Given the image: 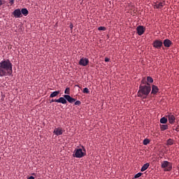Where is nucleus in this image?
I'll return each mask as SVG.
<instances>
[{"label": "nucleus", "instance_id": "nucleus-1", "mask_svg": "<svg viewBox=\"0 0 179 179\" xmlns=\"http://www.w3.org/2000/svg\"><path fill=\"white\" fill-rule=\"evenodd\" d=\"M12 74L13 64L8 59H4L0 62V77L11 76Z\"/></svg>", "mask_w": 179, "mask_h": 179}, {"label": "nucleus", "instance_id": "nucleus-2", "mask_svg": "<svg viewBox=\"0 0 179 179\" xmlns=\"http://www.w3.org/2000/svg\"><path fill=\"white\" fill-rule=\"evenodd\" d=\"M151 90L152 88L149 83H147V85H140L137 96L142 99H146L148 96L150 94Z\"/></svg>", "mask_w": 179, "mask_h": 179}, {"label": "nucleus", "instance_id": "nucleus-3", "mask_svg": "<svg viewBox=\"0 0 179 179\" xmlns=\"http://www.w3.org/2000/svg\"><path fill=\"white\" fill-rule=\"evenodd\" d=\"M86 155V153L83 151L81 148L76 149L74 150V155H73V157L76 158H83Z\"/></svg>", "mask_w": 179, "mask_h": 179}, {"label": "nucleus", "instance_id": "nucleus-4", "mask_svg": "<svg viewBox=\"0 0 179 179\" xmlns=\"http://www.w3.org/2000/svg\"><path fill=\"white\" fill-rule=\"evenodd\" d=\"M161 167L162 169H166H166V171H171L173 169V166H172V163H171L169 161H163L161 164Z\"/></svg>", "mask_w": 179, "mask_h": 179}, {"label": "nucleus", "instance_id": "nucleus-5", "mask_svg": "<svg viewBox=\"0 0 179 179\" xmlns=\"http://www.w3.org/2000/svg\"><path fill=\"white\" fill-rule=\"evenodd\" d=\"M152 47L157 50H160L163 47V42L161 40H155L152 44Z\"/></svg>", "mask_w": 179, "mask_h": 179}, {"label": "nucleus", "instance_id": "nucleus-6", "mask_svg": "<svg viewBox=\"0 0 179 179\" xmlns=\"http://www.w3.org/2000/svg\"><path fill=\"white\" fill-rule=\"evenodd\" d=\"M90 63L89 59L83 57L80 59V62H78V64L80 66L85 67L87 66Z\"/></svg>", "mask_w": 179, "mask_h": 179}, {"label": "nucleus", "instance_id": "nucleus-7", "mask_svg": "<svg viewBox=\"0 0 179 179\" xmlns=\"http://www.w3.org/2000/svg\"><path fill=\"white\" fill-rule=\"evenodd\" d=\"M136 31H137V34L139 36H141L145 32V28L142 25H139L136 27Z\"/></svg>", "mask_w": 179, "mask_h": 179}, {"label": "nucleus", "instance_id": "nucleus-8", "mask_svg": "<svg viewBox=\"0 0 179 179\" xmlns=\"http://www.w3.org/2000/svg\"><path fill=\"white\" fill-rule=\"evenodd\" d=\"M166 117L168 118L170 124H173L175 123L176 118L173 113H168Z\"/></svg>", "mask_w": 179, "mask_h": 179}, {"label": "nucleus", "instance_id": "nucleus-9", "mask_svg": "<svg viewBox=\"0 0 179 179\" xmlns=\"http://www.w3.org/2000/svg\"><path fill=\"white\" fill-rule=\"evenodd\" d=\"M63 97H64V99H66V100L68 101V102L70 103H73L76 101V99L75 98L71 97L69 94H64L63 95Z\"/></svg>", "mask_w": 179, "mask_h": 179}, {"label": "nucleus", "instance_id": "nucleus-10", "mask_svg": "<svg viewBox=\"0 0 179 179\" xmlns=\"http://www.w3.org/2000/svg\"><path fill=\"white\" fill-rule=\"evenodd\" d=\"M13 15H14V17H15L16 19L18 17H22V14L20 8L15 10L14 12L13 13Z\"/></svg>", "mask_w": 179, "mask_h": 179}, {"label": "nucleus", "instance_id": "nucleus-11", "mask_svg": "<svg viewBox=\"0 0 179 179\" xmlns=\"http://www.w3.org/2000/svg\"><path fill=\"white\" fill-rule=\"evenodd\" d=\"M63 133V129L61 127L55 128V131H53V134L57 136H62Z\"/></svg>", "mask_w": 179, "mask_h": 179}, {"label": "nucleus", "instance_id": "nucleus-12", "mask_svg": "<svg viewBox=\"0 0 179 179\" xmlns=\"http://www.w3.org/2000/svg\"><path fill=\"white\" fill-rule=\"evenodd\" d=\"M163 45L165 48H169L173 45V43L170 39L166 38L164 40Z\"/></svg>", "mask_w": 179, "mask_h": 179}, {"label": "nucleus", "instance_id": "nucleus-13", "mask_svg": "<svg viewBox=\"0 0 179 179\" xmlns=\"http://www.w3.org/2000/svg\"><path fill=\"white\" fill-rule=\"evenodd\" d=\"M165 5H166L165 1H162L158 3H155L154 5V8L156 9H162V8H164V6H165Z\"/></svg>", "mask_w": 179, "mask_h": 179}, {"label": "nucleus", "instance_id": "nucleus-14", "mask_svg": "<svg viewBox=\"0 0 179 179\" xmlns=\"http://www.w3.org/2000/svg\"><path fill=\"white\" fill-rule=\"evenodd\" d=\"M159 92V87L157 85H152L151 94L156 95Z\"/></svg>", "mask_w": 179, "mask_h": 179}, {"label": "nucleus", "instance_id": "nucleus-15", "mask_svg": "<svg viewBox=\"0 0 179 179\" xmlns=\"http://www.w3.org/2000/svg\"><path fill=\"white\" fill-rule=\"evenodd\" d=\"M56 103H62L66 105L67 103L66 99L65 97H60L56 100Z\"/></svg>", "mask_w": 179, "mask_h": 179}, {"label": "nucleus", "instance_id": "nucleus-16", "mask_svg": "<svg viewBox=\"0 0 179 179\" xmlns=\"http://www.w3.org/2000/svg\"><path fill=\"white\" fill-rule=\"evenodd\" d=\"M150 163H148V162L144 164L142 166L141 169V172L145 171L150 167Z\"/></svg>", "mask_w": 179, "mask_h": 179}, {"label": "nucleus", "instance_id": "nucleus-17", "mask_svg": "<svg viewBox=\"0 0 179 179\" xmlns=\"http://www.w3.org/2000/svg\"><path fill=\"white\" fill-rule=\"evenodd\" d=\"M159 128H160L161 131H164L169 129V125L168 124H159Z\"/></svg>", "mask_w": 179, "mask_h": 179}, {"label": "nucleus", "instance_id": "nucleus-18", "mask_svg": "<svg viewBox=\"0 0 179 179\" xmlns=\"http://www.w3.org/2000/svg\"><path fill=\"white\" fill-rule=\"evenodd\" d=\"M59 94H60V91H59V90L55 91V92H52V93L50 94V98L57 97Z\"/></svg>", "mask_w": 179, "mask_h": 179}, {"label": "nucleus", "instance_id": "nucleus-19", "mask_svg": "<svg viewBox=\"0 0 179 179\" xmlns=\"http://www.w3.org/2000/svg\"><path fill=\"white\" fill-rule=\"evenodd\" d=\"M161 124H165L168 122V119L166 117H163L159 120Z\"/></svg>", "mask_w": 179, "mask_h": 179}, {"label": "nucleus", "instance_id": "nucleus-20", "mask_svg": "<svg viewBox=\"0 0 179 179\" xmlns=\"http://www.w3.org/2000/svg\"><path fill=\"white\" fill-rule=\"evenodd\" d=\"M21 13L24 16H27V15H29V10L27 8H22Z\"/></svg>", "mask_w": 179, "mask_h": 179}, {"label": "nucleus", "instance_id": "nucleus-21", "mask_svg": "<svg viewBox=\"0 0 179 179\" xmlns=\"http://www.w3.org/2000/svg\"><path fill=\"white\" fill-rule=\"evenodd\" d=\"M153 82H154V80L152 77L150 76L147 77V84L153 83Z\"/></svg>", "mask_w": 179, "mask_h": 179}, {"label": "nucleus", "instance_id": "nucleus-22", "mask_svg": "<svg viewBox=\"0 0 179 179\" xmlns=\"http://www.w3.org/2000/svg\"><path fill=\"white\" fill-rule=\"evenodd\" d=\"M167 145H173V140L172 138H169L166 141Z\"/></svg>", "mask_w": 179, "mask_h": 179}, {"label": "nucleus", "instance_id": "nucleus-23", "mask_svg": "<svg viewBox=\"0 0 179 179\" xmlns=\"http://www.w3.org/2000/svg\"><path fill=\"white\" fill-rule=\"evenodd\" d=\"M150 143V141L148 138H145V139L143 141V144L144 145H148Z\"/></svg>", "mask_w": 179, "mask_h": 179}, {"label": "nucleus", "instance_id": "nucleus-24", "mask_svg": "<svg viewBox=\"0 0 179 179\" xmlns=\"http://www.w3.org/2000/svg\"><path fill=\"white\" fill-rule=\"evenodd\" d=\"M142 175H143V173L138 172L134 175V178H135V179L139 178Z\"/></svg>", "mask_w": 179, "mask_h": 179}, {"label": "nucleus", "instance_id": "nucleus-25", "mask_svg": "<svg viewBox=\"0 0 179 179\" xmlns=\"http://www.w3.org/2000/svg\"><path fill=\"white\" fill-rule=\"evenodd\" d=\"M83 94H90V90L87 87H85L83 90Z\"/></svg>", "mask_w": 179, "mask_h": 179}, {"label": "nucleus", "instance_id": "nucleus-26", "mask_svg": "<svg viewBox=\"0 0 179 179\" xmlns=\"http://www.w3.org/2000/svg\"><path fill=\"white\" fill-rule=\"evenodd\" d=\"M98 31H105L106 30V28L105 27H98Z\"/></svg>", "mask_w": 179, "mask_h": 179}, {"label": "nucleus", "instance_id": "nucleus-27", "mask_svg": "<svg viewBox=\"0 0 179 179\" xmlns=\"http://www.w3.org/2000/svg\"><path fill=\"white\" fill-rule=\"evenodd\" d=\"M64 94H70V88L69 87L66 88V90H64Z\"/></svg>", "mask_w": 179, "mask_h": 179}, {"label": "nucleus", "instance_id": "nucleus-28", "mask_svg": "<svg viewBox=\"0 0 179 179\" xmlns=\"http://www.w3.org/2000/svg\"><path fill=\"white\" fill-rule=\"evenodd\" d=\"M81 105V101L78 100L74 102V106H80Z\"/></svg>", "mask_w": 179, "mask_h": 179}, {"label": "nucleus", "instance_id": "nucleus-29", "mask_svg": "<svg viewBox=\"0 0 179 179\" xmlns=\"http://www.w3.org/2000/svg\"><path fill=\"white\" fill-rule=\"evenodd\" d=\"M147 81L145 80V79H142L141 81V85H147Z\"/></svg>", "mask_w": 179, "mask_h": 179}, {"label": "nucleus", "instance_id": "nucleus-30", "mask_svg": "<svg viewBox=\"0 0 179 179\" xmlns=\"http://www.w3.org/2000/svg\"><path fill=\"white\" fill-rule=\"evenodd\" d=\"M104 62H110V59L108 57H105Z\"/></svg>", "mask_w": 179, "mask_h": 179}, {"label": "nucleus", "instance_id": "nucleus-31", "mask_svg": "<svg viewBox=\"0 0 179 179\" xmlns=\"http://www.w3.org/2000/svg\"><path fill=\"white\" fill-rule=\"evenodd\" d=\"M56 101H57V99H52V100H50V103H54V102L56 103Z\"/></svg>", "mask_w": 179, "mask_h": 179}, {"label": "nucleus", "instance_id": "nucleus-32", "mask_svg": "<svg viewBox=\"0 0 179 179\" xmlns=\"http://www.w3.org/2000/svg\"><path fill=\"white\" fill-rule=\"evenodd\" d=\"M10 5H14V0H9Z\"/></svg>", "mask_w": 179, "mask_h": 179}, {"label": "nucleus", "instance_id": "nucleus-33", "mask_svg": "<svg viewBox=\"0 0 179 179\" xmlns=\"http://www.w3.org/2000/svg\"><path fill=\"white\" fill-rule=\"evenodd\" d=\"M70 29L73 30V24H70Z\"/></svg>", "mask_w": 179, "mask_h": 179}, {"label": "nucleus", "instance_id": "nucleus-34", "mask_svg": "<svg viewBox=\"0 0 179 179\" xmlns=\"http://www.w3.org/2000/svg\"><path fill=\"white\" fill-rule=\"evenodd\" d=\"M3 4V3L2 0H0V8H1V6H2Z\"/></svg>", "mask_w": 179, "mask_h": 179}, {"label": "nucleus", "instance_id": "nucleus-35", "mask_svg": "<svg viewBox=\"0 0 179 179\" xmlns=\"http://www.w3.org/2000/svg\"><path fill=\"white\" fill-rule=\"evenodd\" d=\"M28 179H35V178L32 176H31Z\"/></svg>", "mask_w": 179, "mask_h": 179}, {"label": "nucleus", "instance_id": "nucleus-36", "mask_svg": "<svg viewBox=\"0 0 179 179\" xmlns=\"http://www.w3.org/2000/svg\"><path fill=\"white\" fill-rule=\"evenodd\" d=\"M175 131H177V132H178V131H179L178 128H176V129H175Z\"/></svg>", "mask_w": 179, "mask_h": 179}, {"label": "nucleus", "instance_id": "nucleus-37", "mask_svg": "<svg viewBox=\"0 0 179 179\" xmlns=\"http://www.w3.org/2000/svg\"><path fill=\"white\" fill-rule=\"evenodd\" d=\"M76 87H78V88H80V85H76Z\"/></svg>", "mask_w": 179, "mask_h": 179}, {"label": "nucleus", "instance_id": "nucleus-38", "mask_svg": "<svg viewBox=\"0 0 179 179\" xmlns=\"http://www.w3.org/2000/svg\"><path fill=\"white\" fill-rule=\"evenodd\" d=\"M33 176H35V173H33Z\"/></svg>", "mask_w": 179, "mask_h": 179}, {"label": "nucleus", "instance_id": "nucleus-39", "mask_svg": "<svg viewBox=\"0 0 179 179\" xmlns=\"http://www.w3.org/2000/svg\"><path fill=\"white\" fill-rule=\"evenodd\" d=\"M66 179H69V178H66Z\"/></svg>", "mask_w": 179, "mask_h": 179}]
</instances>
